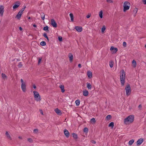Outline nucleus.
Masks as SVG:
<instances>
[{
	"instance_id": "obj_1",
	"label": "nucleus",
	"mask_w": 146,
	"mask_h": 146,
	"mask_svg": "<svg viewBox=\"0 0 146 146\" xmlns=\"http://www.w3.org/2000/svg\"><path fill=\"white\" fill-rule=\"evenodd\" d=\"M134 116L133 115H130L128 116L124 119V124H127L128 122L132 123L134 121Z\"/></svg>"
},
{
	"instance_id": "obj_2",
	"label": "nucleus",
	"mask_w": 146,
	"mask_h": 146,
	"mask_svg": "<svg viewBox=\"0 0 146 146\" xmlns=\"http://www.w3.org/2000/svg\"><path fill=\"white\" fill-rule=\"evenodd\" d=\"M121 74L120 76V80L121 85L123 86L125 82V74L123 70H121Z\"/></svg>"
},
{
	"instance_id": "obj_3",
	"label": "nucleus",
	"mask_w": 146,
	"mask_h": 146,
	"mask_svg": "<svg viewBox=\"0 0 146 146\" xmlns=\"http://www.w3.org/2000/svg\"><path fill=\"white\" fill-rule=\"evenodd\" d=\"M130 4L128 1H125L123 3V11L125 12L126 10H128L130 7Z\"/></svg>"
},
{
	"instance_id": "obj_4",
	"label": "nucleus",
	"mask_w": 146,
	"mask_h": 146,
	"mask_svg": "<svg viewBox=\"0 0 146 146\" xmlns=\"http://www.w3.org/2000/svg\"><path fill=\"white\" fill-rule=\"evenodd\" d=\"M126 93L127 96H129L131 94V90L129 84H128L126 86L125 88Z\"/></svg>"
},
{
	"instance_id": "obj_5",
	"label": "nucleus",
	"mask_w": 146,
	"mask_h": 146,
	"mask_svg": "<svg viewBox=\"0 0 146 146\" xmlns=\"http://www.w3.org/2000/svg\"><path fill=\"white\" fill-rule=\"evenodd\" d=\"M34 97L36 98V100L37 101H40L41 100L40 96L38 93L36 91L33 92Z\"/></svg>"
},
{
	"instance_id": "obj_6",
	"label": "nucleus",
	"mask_w": 146,
	"mask_h": 146,
	"mask_svg": "<svg viewBox=\"0 0 146 146\" xmlns=\"http://www.w3.org/2000/svg\"><path fill=\"white\" fill-rule=\"evenodd\" d=\"M51 24L54 27H57V23L54 19H52L51 20Z\"/></svg>"
},
{
	"instance_id": "obj_7",
	"label": "nucleus",
	"mask_w": 146,
	"mask_h": 146,
	"mask_svg": "<svg viewBox=\"0 0 146 146\" xmlns=\"http://www.w3.org/2000/svg\"><path fill=\"white\" fill-rule=\"evenodd\" d=\"M20 3L19 1H16L15 3V4L13 6V9H15L18 8L20 5Z\"/></svg>"
},
{
	"instance_id": "obj_8",
	"label": "nucleus",
	"mask_w": 146,
	"mask_h": 146,
	"mask_svg": "<svg viewBox=\"0 0 146 146\" xmlns=\"http://www.w3.org/2000/svg\"><path fill=\"white\" fill-rule=\"evenodd\" d=\"M4 6L2 5H1L0 7V15L1 16H3V14L4 12Z\"/></svg>"
},
{
	"instance_id": "obj_9",
	"label": "nucleus",
	"mask_w": 146,
	"mask_h": 146,
	"mask_svg": "<svg viewBox=\"0 0 146 146\" xmlns=\"http://www.w3.org/2000/svg\"><path fill=\"white\" fill-rule=\"evenodd\" d=\"M75 29L78 32H81L82 30V28L80 26L75 27Z\"/></svg>"
},
{
	"instance_id": "obj_10",
	"label": "nucleus",
	"mask_w": 146,
	"mask_h": 146,
	"mask_svg": "<svg viewBox=\"0 0 146 146\" xmlns=\"http://www.w3.org/2000/svg\"><path fill=\"white\" fill-rule=\"evenodd\" d=\"M21 88L23 91L25 92L26 91V85L25 84H22Z\"/></svg>"
},
{
	"instance_id": "obj_11",
	"label": "nucleus",
	"mask_w": 146,
	"mask_h": 146,
	"mask_svg": "<svg viewBox=\"0 0 146 146\" xmlns=\"http://www.w3.org/2000/svg\"><path fill=\"white\" fill-rule=\"evenodd\" d=\"M55 112L58 115H60L62 114V113L60 110H59L58 108L55 109L54 110Z\"/></svg>"
},
{
	"instance_id": "obj_12",
	"label": "nucleus",
	"mask_w": 146,
	"mask_h": 146,
	"mask_svg": "<svg viewBox=\"0 0 146 146\" xmlns=\"http://www.w3.org/2000/svg\"><path fill=\"white\" fill-rule=\"evenodd\" d=\"M22 14L23 13H21V12L19 11L18 13L16 15V17L18 19H20Z\"/></svg>"
},
{
	"instance_id": "obj_13",
	"label": "nucleus",
	"mask_w": 146,
	"mask_h": 146,
	"mask_svg": "<svg viewBox=\"0 0 146 146\" xmlns=\"http://www.w3.org/2000/svg\"><path fill=\"white\" fill-rule=\"evenodd\" d=\"M64 133L67 137L68 138L69 137L70 135L69 133L66 129L64 130Z\"/></svg>"
},
{
	"instance_id": "obj_14",
	"label": "nucleus",
	"mask_w": 146,
	"mask_h": 146,
	"mask_svg": "<svg viewBox=\"0 0 146 146\" xmlns=\"http://www.w3.org/2000/svg\"><path fill=\"white\" fill-rule=\"evenodd\" d=\"M143 141V140L142 139L140 138L139 139L137 142V145H138L141 144Z\"/></svg>"
},
{
	"instance_id": "obj_15",
	"label": "nucleus",
	"mask_w": 146,
	"mask_h": 146,
	"mask_svg": "<svg viewBox=\"0 0 146 146\" xmlns=\"http://www.w3.org/2000/svg\"><path fill=\"white\" fill-rule=\"evenodd\" d=\"M110 50L111 51H113V52L114 53H116L118 50V49L116 48H114L113 46H112L111 47Z\"/></svg>"
},
{
	"instance_id": "obj_16",
	"label": "nucleus",
	"mask_w": 146,
	"mask_h": 146,
	"mask_svg": "<svg viewBox=\"0 0 146 146\" xmlns=\"http://www.w3.org/2000/svg\"><path fill=\"white\" fill-rule=\"evenodd\" d=\"M89 94L88 91L86 90H84L83 91V94L84 96H88Z\"/></svg>"
},
{
	"instance_id": "obj_17",
	"label": "nucleus",
	"mask_w": 146,
	"mask_h": 146,
	"mask_svg": "<svg viewBox=\"0 0 146 146\" xmlns=\"http://www.w3.org/2000/svg\"><path fill=\"white\" fill-rule=\"evenodd\" d=\"M68 57L69 58L70 61V62L72 61L73 56L72 54L71 53H70L68 54Z\"/></svg>"
},
{
	"instance_id": "obj_18",
	"label": "nucleus",
	"mask_w": 146,
	"mask_h": 146,
	"mask_svg": "<svg viewBox=\"0 0 146 146\" xmlns=\"http://www.w3.org/2000/svg\"><path fill=\"white\" fill-rule=\"evenodd\" d=\"M5 135L7 136V138L8 139L10 140H12V139L10 135L9 134L8 132L7 131H6L5 133Z\"/></svg>"
},
{
	"instance_id": "obj_19",
	"label": "nucleus",
	"mask_w": 146,
	"mask_h": 146,
	"mask_svg": "<svg viewBox=\"0 0 146 146\" xmlns=\"http://www.w3.org/2000/svg\"><path fill=\"white\" fill-rule=\"evenodd\" d=\"M59 87L61 89V92H62L63 93L65 92L64 86L63 85H60L59 86Z\"/></svg>"
},
{
	"instance_id": "obj_20",
	"label": "nucleus",
	"mask_w": 146,
	"mask_h": 146,
	"mask_svg": "<svg viewBox=\"0 0 146 146\" xmlns=\"http://www.w3.org/2000/svg\"><path fill=\"white\" fill-rule=\"evenodd\" d=\"M87 75L88 77L90 78L92 77V74L91 72L90 71H88L87 72Z\"/></svg>"
},
{
	"instance_id": "obj_21",
	"label": "nucleus",
	"mask_w": 146,
	"mask_h": 146,
	"mask_svg": "<svg viewBox=\"0 0 146 146\" xmlns=\"http://www.w3.org/2000/svg\"><path fill=\"white\" fill-rule=\"evenodd\" d=\"M86 87L88 89H91L92 88V86L91 84L90 83L88 82L86 83Z\"/></svg>"
},
{
	"instance_id": "obj_22",
	"label": "nucleus",
	"mask_w": 146,
	"mask_h": 146,
	"mask_svg": "<svg viewBox=\"0 0 146 146\" xmlns=\"http://www.w3.org/2000/svg\"><path fill=\"white\" fill-rule=\"evenodd\" d=\"M41 18L43 20H44L45 19V15L44 13L42 12L40 13Z\"/></svg>"
},
{
	"instance_id": "obj_23",
	"label": "nucleus",
	"mask_w": 146,
	"mask_h": 146,
	"mask_svg": "<svg viewBox=\"0 0 146 146\" xmlns=\"http://www.w3.org/2000/svg\"><path fill=\"white\" fill-rule=\"evenodd\" d=\"M72 135L74 139H76L78 138L77 135L75 133H72Z\"/></svg>"
},
{
	"instance_id": "obj_24",
	"label": "nucleus",
	"mask_w": 146,
	"mask_h": 146,
	"mask_svg": "<svg viewBox=\"0 0 146 146\" xmlns=\"http://www.w3.org/2000/svg\"><path fill=\"white\" fill-rule=\"evenodd\" d=\"M69 15L71 18V21L73 22L74 21V16L73 14L72 13H70Z\"/></svg>"
},
{
	"instance_id": "obj_25",
	"label": "nucleus",
	"mask_w": 146,
	"mask_h": 146,
	"mask_svg": "<svg viewBox=\"0 0 146 146\" xmlns=\"http://www.w3.org/2000/svg\"><path fill=\"white\" fill-rule=\"evenodd\" d=\"M137 10L138 9L137 8H135L134 9L133 11V13L134 14V16H135L136 15L137 13Z\"/></svg>"
},
{
	"instance_id": "obj_26",
	"label": "nucleus",
	"mask_w": 146,
	"mask_h": 146,
	"mask_svg": "<svg viewBox=\"0 0 146 146\" xmlns=\"http://www.w3.org/2000/svg\"><path fill=\"white\" fill-rule=\"evenodd\" d=\"M43 36L45 37V38H46V39H47L48 41V42L49 41V39H48V37L47 36V34L46 33H44L43 34Z\"/></svg>"
},
{
	"instance_id": "obj_27",
	"label": "nucleus",
	"mask_w": 146,
	"mask_h": 146,
	"mask_svg": "<svg viewBox=\"0 0 146 146\" xmlns=\"http://www.w3.org/2000/svg\"><path fill=\"white\" fill-rule=\"evenodd\" d=\"M132 63L134 67H135L136 66L137 63L136 61L135 60H133L132 62Z\"/></svg>"
},
{
	"instance_id": "obj_28",
	"label": "nucleus",
	"mask_w": 146,
	"mask_h": 146,
	"mask_svg": "<svg viewBox=\"0 0 146 146\" xmlns=\"http://www.w3.org/2000/svg\"><path fill=\"white\" fill-rule=\"evenodd\" d=\"M109 127H111L112 128L114 126V123L113 122H111L108 125Z\"/></svg>"
},
{
	"instance_id": "obj_29",
	"label": "nucleus",
	"mask_w": 146,
	"mask_h": 146,
	"mask_svg": "<svg viewBox=\"0 0 146 146\" xmlns=\"http://www.w3.org/2000/svg\"><path fill=\"white\" fill-rule=\"evenodd\" d=\"M134 139H132L130 140L129 142V145H131L134 143Z\"/></svg>"
},
{
	"instance_id": "obj_30",
	"label": "nucleus",
	"mask_w": 146,
	"mask_h": 146,
	"mask_svg": "<svg viewBox=\"0 0 146 146\" xmlns=\"http://www.w3.org/2000/svg\"><path fill=\"white\" fill-rule=\"evenodd\" d=\"M106 29V27L105 25H103L101 29V32L102 33H103L104 32L105 29Z\"/></svg>"
},
{
	"instance_id": "obj_31",
	"label": "nucleus",
	"mask_w": 146,
	"mask_h": 146,
	"mask_svg": "<svg viewBox=\"0 0 146 146\" xmlns=\"http://www.w3.org/2000/svg\"><path fill=\"white\" fill-rule=\"evenodd\" d=\"M109 65L111 68H112L113 65V61H111L109 62Z\"/></svg>"
},
{
	"instance_id": "obj_32",
	"label": "nucleus",
	"mask_w": 146,
	"mask_h": 146,
	"mask_svg": "<svg viewBox=\"0 0 146 146\" xmlns=\"http://www.w3.org/2000/svg\"><path fill=\"white\" fill-rule=\"evenodd\" d=\"M99 16L101 18L103 17V12L102 11H101L99 13Z\"/></svg>"
},
{
	"instance_id": "obj_33",
	"label": "nucleus",
	"mask_w": 146,
	"mask_h": 146,
	"mask_svg": "<svg viewBox=\"0 0 146 146\" xmlns=\"http://www.w3.org/2000/svg\"><path fill=\"white\" fill-rule=\"evenodd\" d=\"M40 44L42 46H44L46 45V42L44 41H42L40 43Z\"/></svg>"
},
{
	"instance_id": "obj_34",
	"label": "nucleus",
	"mask_w": 146,
	"mask_h": 146,
	"mask_svg": "<svg viewBox=\"0 0 146 146\" xmlns=\"http://www.w3.org/2000/svg\"><path fill=\"white\" fill-rule=\"evenodd\" d=\"M80 101L78 100L76 101L75 103L77 106H78L80 104Z\"/></svg>"
},
{
	"instance_id": "obj_35",
	"label": "nucleus",
	"mask_w": 146,
	"mask_h": 146,
	"mask_svg": "<svg viewBox=\"0 0 146 146\" xmlns=\"http://www.w3.org/2000/svg\"><path fill=\"white\" fill-rule=\"evenodd\" d=\"M88 129L87 127H85L84 128L83 131L84 132L87 133L88 132Z\"/></svg>"
},
{
	"instance_id": "obj_36",
	"label": "nucleus",
	"mask_w": 146,
	"mask_h": 146,
	"mask_svg": "<svg viewBox=\"0 0 146 146\" xmlns=\"http://www.w3.org/2000/svg\"><path fill=\"white\" fill-rule=\"evenodd\" d=\"M48 26L44 27L43 29L44 31H47L48 30Z\"/></svg>"
},
{
	"instance_id": "obj_37",
	"label": "nucleus",
	"mask_w": 146,
	"mask_h": 146,
	"mask_svg": "<svg viewBox=\"0 0 146 146\" xmlns=\"http://www.w3.org/2000/svg\"><path fill=\"white\" fill-rule=\"evenodd\" d=\"M1 76H2V78L3 79L6 78H7V77L6 75L4 73H2L1 74Z\"/></svg>"
},
{
	"instance_id": "obj_38",
	"label": "nucleus",
	"mask_w": 146,
	"mask_h": 146,
	"mask_svg": "<svg viewBox=\"0 0 146 146\" xmlns=\"http://www.w3.org/2000/svg\"><path fill=\"white\" fill-rule=\"evenodd\" d=\"M111 118V116L110 115H108L106 117V118L108 120H110Z\"/></svg>"
},
{
	"instance_id": "obj_39",
	"label": "nucleus",
	"mask_w": 146,
	"mask_h": 146,
	"mask_svg": "<svg viewBox=\"0 0 146 146\" xmlns=\"http://www.w3.org/2000/svg\"><path fill=\"white\" fill-rule=\"evenodd\" d=\"M90 121L91 122H93V123H95L96 122V121L95 120V119L94 118H93L91 119Z\"/></svg>"
},
{
	"instance_id": "obj_40",
	"label": "nucleus",
	"mask_w": 146,
	"mask_h": 146,
	"mask_svg": "<svg viewBox=\"0 0 146 146\" xmlns=\"http://www.w3.org/2000/svg\"><path fill=\"white\" fill-rule=\"evenodd\" d=\"M23 66V65L22 64V62H20L19 63V64L18 65V66L19 68H21Z\"/></svg>"
},
{
	"instance_id": "obj_41",
	"label": "nucleus",
	"mask_w": 146,
	"mask_h": 146,
	"mask_svg": "<svg viewBox=\"0 0 146 146\" xmlns=\"http://www.w3.org/2000/svg\"><path fill=\"white\" fill-rule=\"evenodd\" d=\"M33 132L37 134L38 133V130L37 129H35L33 130Z\"/></svg>"
},
{
	"instance_id": "obj_42",
	"label": "nucleus",
	"mask_w": 146,
	"mask_h": 146,
	"mask_svg": "<svg viewBox=\"0 0 146 146\" xmlns=\"http://www.w3.org/2000/svg\"><path fill=\"white\" fill-rule=\"evenodd\" d=\"M26 8V6H24L23 7V8L20 11H19L20 12H21V13H23V11L25 9V8Z\"/></svg>"
},
{
	"instance_id": "obj_43",
	"label": "nucleus",
	"mask_w": 146,
	"mask_h": 146,
	"mask_svg": "<svg viewBox=\"0 0 146 146\" xmlns=\"http://www.w3.org/2000/svg\"><path fill=\"white\" fill-rule=\"evenodd\" d=\"M28 141L30 143H32L33 142V140L31 138H29L27 139Z\"/></svg>"
},
{
	"instance_id": "obj_44",
	"label": "nucleus",
	"mask_w": 146,
	"mask_h": 146,
	"mask_svg": "<svg viewBox=\"0 0 146 146\" xmlns=\"http://www.w3.org/2000/svg\"><path fill=\"white\" fill-rule=\"evenodd\" d=\"M42 57H39L38 58V64H40V63L41 62V61L42 60Z\"/></svg>"
},
{
	"instance_id": "obj_45",
	"label": "nucleus",
	"mask_w": 146,
	"mask_h": 146,
	"mask_svg": "<svg viewBox=\"0 0 146 146\" xmlns=\"http://www.w3.org/2000/svg\"><path fill=\"white\" fill-rule=\"evenodd\" d=\"M58 39L59 41H61L62 40V37L61 36H59L58 37Z\"/></svg>"
},
{
	"instance_id": "obj_46",
	"label": "nucleus",
	"mask_w": 146,
	"mask_h": 146,
	"mask_svg": "<svg viewBox=\"0 0 146 146\" xmlns=\"http://www.w3.org/2000/svg\"><path fill=\"white\" fill-rule=\"evenodd\" d=\"M123 46L125 47L126 46V43L125 42H123Z\"/></svg>"
},
{
	"instance_id": "obj_47",
	"label": "nucleus",
	"mask_w": 146,
	"mask_h": 146,
	"mask_svg": "<svg viewBox=\"0 0 146 146\" xmlns=\"http://www.w3.org/2000/svg\"><path fill=\"white\" fill-rule=\"evenodd\" d=\"M106 1L108 3H112L113 2L112 0H106Z\"/></svg>"
},
{
	"instance_id": "obj_48",
	"label": "nucleus",
	"mask_w": 146,
	"mask_h": 146,
	"mask_svg": "<svg viewBox=\"0 0 146 146\" xmlns=\"http://www.w3.org/2000/svg\"><path fill=\"white\" fill-rule=\"evenodd\" d=\"M91 16V15L90 14H88V15L86 16V18H89Z\"/></svg>"
},
{
	"instance_id": "obj_49",
	"label": "nucleus",
	"mask_w": 146,
	"mask_h": 146,
	"mask_svg": "<svg viewBox=\"0 0 146 146\" xmlns=\"http://www.w3.org/2000/svg\"><path fill=\"white\" fill-rule=\"evenodd\" d=\"M21 81L22 83V84H25V83H24L23 82V80L22 79H21Z\"/></svg>"
},
{
	"instance_id": "obj_50",
	"label": "nucleus",
	"mask_w": 146,
	"mask_h": 146,
	"mask_svg": "<svg viewBox=\"0 0 146 146\" xmlns=\"http://www.w3.org/2000/svg\"><path fill=\"white\" fill-rule=\"evenodd\" d=\"M143 3L145 4H146V0H143Z\"/></svg>"
},
{
	"instance_id": "obj_51",
	"label": "nucleus",
	"mask_w": 146,
	"mask_h": 146,
	"mask_svg": "<svg viewBox=\"0 0 146 146\" xmlns=\"http://www.w3.org/2000/svg\"><path fill=\"white\" fill-rule=\"evenodd\" d=\"M78 67L80 68H81V64H78Z\"/></svg>"
},
{
	"instance_id": "obj_52",
	"label": "nucleus",
	"mask_w": 146,
	"mask_h": 146,
	"mask_svg": "<svg viewBox=\"0 0 146 146\" xmlns=\"http://www.w3.org/2000/svg\"><path fill=\"white\" fill-rule=\"evenodd\" d=\"M33 87L34 89H35L36 88V86L35 84H33Z\"/></svg>"
},
{
	"instance_id": "obj_53",
	"label": "nucleus",
	"mask_w": 146,
	"mask_h": 146,
	"mask_svg": "<svg viewBox=\"0 0 146 146\" xmlns=\"http://www.w3.org/2000/svg\"><path fill=\"white\" fill-rule=\"evenodd\" d=\"M40 113L42 114V115H43V111H42V110H40Z\"/></svg>"
},
{
	"instance_id": "obj_54",
	"label": "nucleus",
	"mask_w": 146,
	"mask_h": 146,
	"mask_svg": "<svg viewBox=\"0 0 146 146\" xmlns=\"http://www.w3.org/2000/svg\"><path fill=\"white\" fill-rule=\"evenodd\" d=\"M19 29L21 31H22V30H23L22 28L21 27H19Z\"/></svg>"
},
{
	"instance_id": "obj_55",
	"label": "nucleus",
	"mask_w": 146,
	"mask_h": 146,
	"mask_svg": "<svg viewBox=\"0 0 146 146\" xmlns=\"http://www.w3.org/2000/svg\"><path fill=\"white\" fill-rule=\"evenodd\" d=\"M141 107H142V106H141V104L139 105V106H138V108H141Z\"/></svg>"
},
{
	"instance_id": "obj_56",
	"label": "nucleus",
	"mask_w": 146,
	"mask_h": 146,
	"mask_svg": "<svg viewBox=\"0 0 146 146\" xmlns=\"http://www.w3.org/2000/svg\"><path fill=\"white\" fill-rule=\"evenodd\" d=\"M92 143H96V142L95 141L93 140L92 141Z\"/></svg>"
},
{
	"instance_id": "obj_57",
	"label": "nucleus",
	"mask_w": 146,
	"mask_h": 146,
	"mask_svg": "<svg viewBox=\"0 0 146 146\" xmlns=\"http://www.w3.org/2000/svg\"><path fill=\"white\" fill-rule=\"evenodd\" d=\"M33 27H37V25L35 24L33 25Z\"/></svg>"
},
{
	"instance_id": "obj_58",
	"label": "nucleus",
	"mask_w": 146,
	"mask_h": 146,
	"mask_svg": "<svg viewBox=\"0 0 146 146\" xmlns=\"http://www.w3.org/2000/svg\"><path fill=\"white\" fill-rule=\"evenodd\" d=\"M18 138H19V139H22V137H21V136H19Z\"/></svg>"
},
{
	"instance_id": "obj_59",
	"label": "nucleus",
	"mask_w": 146,
	"mask_h": 146,
	"mask_svg": "<svg viewBox=\"0 0 146 146\" xmlns=\"http://www.w3.org/2000/svg\"><path fill=\"white\" fill-rule=\"evenodd\" d=\"M28 18L29 19H31V17H28Z\"/></svg>"
},
{
	"instance_id": "obj_60",
	"label": "nucleus",
	"mask_w": 146,
	"mask_h": 146,
	"mask_svg": "<svg viewBox=\"0 0 146 146\" xmlns=\"http://www.w3.org/2000/svg\"><path fill=\"white\" fill-rule=\"evenodd\" d=\"M145 47L146 48V44L145 45Z\"/></svg>"
}]
</instances>
